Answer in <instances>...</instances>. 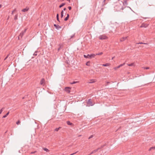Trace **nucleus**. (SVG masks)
<instances>
[{
  "instance_id": "0eeeda50",
  "label": "nucleus",
  "mask_w": 155,
  "mask_h": 155,
  "mask_svg": "<svg viewBox=\"0 0 155 155\" xmlns=\"http://www.w3.org/2000/svg\"><path fill=\"white\" fill-rule=\"evenodd\" d=\"M71 88V87H66L65 88V91L68 93H70V91L69 89Z\"/></svg>"
},
{
  "instance_id": "4d7b16f0",
  "label": "nucleus",
  "mask_w": 155,
  "mask_h": 155,
  "mask_svg": "<svg viewBox=\"0 0 155 155\" xmlns=\"http://www.w3.org/2000/svg\"><path fill=\"white\" fill-rule=\"evenodd\" d=\"M114 58V57H113L112 58V59H113Z\"/></svg>"
},
{
  "instance_id": "c03bdc74",
  "label": "nucleus",
  "mask_w": 155,
  "mask_h": 155,
  "mask_svg": "<svg viewBox=\"0 0 155 155\" xmlns=\"http://www.w3.org/2000/svg\"><path fill=\"white\" fill-rule=\"evenodd\" d=\"M109 83H110V82H108V81L107 82V84L105 85V86H106L107 85H108V84H109Z\"/></svg>"
},
{
  "instance_id": "6ab92c4d",
  "label": "nucleus",
  "mask_w": 155,
  "mask_h": 155,
  "mask_svg": "<svg viewBox=\"0 0 155 155\" xmlns=\"http://www.w3.org/2000/svg\"><path fill=\"white\" fill-rule=\"evenodd\" d=\"M65 3H62L59 5V7L60 8H61L64 6L65 5Z\"/></svg>"
},
{
  "instance_id": "2f4dec72",
  "label": "nucleus",
  "mask_w": 155,
  "mask_h": 155,
  "mask_svg": "<svg viewBox=\"0 0 155 155\" xmlns=\"http://www.w3.org/2000/svg\"><path fill=\"white\" fill-rule=\"evenodd\" d=\"M9 54H8L7 56L6 57H5V58L4 59V60H6L7 58L9 56Z\"/></svg>"
},
{
  "instance_id": "39448f33",
  "label": "nucleus",
  "mask_w": 155,
  "mask_h": 155,
  "mask_svg": "<svg viewBox=\"0 0 155 155\" xmlns=\"http://www.w3.org/2000/svg\"><path fill=\"white\" fill-rule=\"evenodd\" d=\"M40 84L43 86H44V85L45 84V80L44 78H42L41 79L40 81Z\"/></svg>"
},
{
  "instance_id": "1a4fd4ad",
  "label": "nucleus",
  "mask_w": 155,
  "mask_h": 155,
  "mask_svg": "<svg viewBox=\"0 0 155 155\" xmlns=\"http://www.w3.org/2000/svg\"><path fill=\"white\" fill-rule=\"evenodd\" d=\"M99 150V149H96L94 150H93L91 152V153L89 154H90V155H91V154L95 153L96 152L98 151V150Z\"/></svg>"
},
{
  "instance_id": "f257e3e1",
  "label": "nucleus",
  "mask_w": 155,
  "mask_h": 155,
  "mask_svg": "<svg viewBox=\"0 0 155 155\" xmlns=\"http://www.w3.org/2000/svg\"><path fill=\"white\" fill-rule=\"evenodd\" d=\"M114 10L117 11H120L121 10H123L124 8L123 6L121 4L118 3L114 7Z\"/></svg>"
},
{
  "instance_id": "ddd939ff",
  "label": "nucleus",
  "mask_w": 155,
  "mask_h": 155,
  "mask_svg": "<svg viewBox=\"0 0 155 155\" xmlns=\"http://www.w3.org/2000/svg\"><path fill=\"white\" fill-rule=\"evenodd\" d=\"M69 17V14H67V16L64 18V20L65 21H67Z\"/></svg>"
},
{
  "instance_id": "37998d69",
  "label": "nucleus",
  "mask_w": 155,
  "mask_h": 155,
  "mask_svg": "<svg viewBox=\"0 0 155 155\" xmlns=\"http://www.w3.org/2000/svg\"><path fill=\"white\" fill-rule=\"evenodd\" d=\"M68 8L69 10H71V6H69Z\"/></svg>"
},
{
  "instance_id": "6e6d98bb",
  "label": "nucleus",
  "mask_w": 155,
  "mask_h": 155,
  "mask_svg": "<svg viewBox=\"0 0 155 155\" xmlns=\"http://www.w3.org/2000/svg\"><path fill=\"white\" fill-rule=\"evenodd\" d=\"M120 128H121V127H120L119 128H118L117 130H119V129H120Z\"/></svg>"
},
{
  "instance_id": "c756f323",
  "label": "nucleus",
  "mask_w": 155,
  "mask_h": 155,
  "mask_svg": "<svg viewBox=\"0 0 155 155\" xmlns=\"http://www.w3.org/2000/svg\"><path fill=\"white\" fill-rule=\"evenodd\" d=\"M120 68V67L119 66V65L118 66L116 67H115L114 68V69L116 70L118 68Z\"/></svg>"
},
{
  "instance_id": "603ef678",
  "label": "nucleus",
  "mask_w": 155,
  "mask_h": 155,
  "mask_svg": "<svg viewBox=\"0 0 155 155\" xmlns=\"http://www.w3.org/2000/svg\"><path fill=\"white\" fill-rule=\"evenodd\" d=\"M66 8H64L63 9V10L64 11H65L66 10Z\"/></svg>"
},
{
  "instance_id": "79ce46f5",
  "label": "nucleus",
  "mask_w": 155,
  "mask_h": 155,
  "mask_svg": "<svg viewBox=\"0 0 155 155\" xmlns=\"http://www.w3.org/2000/svg\"><path fill=\"white\" fill-rule=\"evenodd\" d=\"M142 43H143V42H138V43H136V44L138 45V44H142Z\"/></svg>"
},
{
  "instance_id": "423d86ee",
  "label": "nucleus",
  "mask_w": 155,
  "mask_h": 155,
  "mask_svg": "<svg viewBox=\"0 0 155 155\" xmlns=\"http://www.w3.org/2000/svg\"><path fill=\"white\" fill-rule=\"evenodd\" d=\"M149 24H147V23H143L140 26V28H147L148 27V26Z\"/></svg>"
},
{
  "instance_id": "dca6fc26",
  "label": "nucleus",
  "mask_w": 155,
  "mask_h": 155,
  "mask_svg": "<svg viewBox=\"0 0 155 155\" xmlns=\"http://www.w3.org/2000/svg\"><path fill=\"white\" fill-rule=\"evenodd\" d=\"M9 112L8 111V112L7 114L3 116L2 117V118H5L6 117H7V116L9 114Z\"/></svg>"
},
{
  "instance_id": "4468645a",
  "label": "nucleus",
  "mask_w": 155,
  "mask_h": 155,
  "mask_svg": "<svg viewBox=\"0 0 155 155\" xmlns=\"http://www.w3.org/2000/svg\"><path fill=\"white\" fill-rule=\"evenodd\" d=\"M95 82V81H94V80L92 79V80H90L88 82V83H94Z\"/></svg>"
},
{
  "instance_id": "5701e85b",
  "label": "nucleus",
  "mask_w": 155,
  "mask_h": 155,
  "mask_svg": "<svg viewBox=\"0 0 155 155\" xmlns=\"http://www.w3.org/2000/svg\"><path fill=\"white\" fill-rule=\"evenodd\" d=\"M155 147H151L149 149V150L150 151L151 150H155Z\"/></svg>"
},
{
  "instance_id": "a19ab883",
  "label": "nucleus",
  "mask_w": 155,
  "mask_h": 155,
  "mask_svg": "<svg viewBox=\"0 0 155 155\" xmlns=\"http://www.w3.org/2000/svg\"><path fill=\"white\" fill-rule=\"evenodd\" d=\"M61 48V46H60L59 47V48L58 49V51H59Z\"/></svg>"
},
{
  "instance_id": "bb28decb",
  "label": "nucleus",
  "mask_w": 155,
  "mask_h": 155,
  "mask_svg": "<svg viewBox=\"0 0 155 155\" xmlns=\"http://www.w3.org/2000/svg\"><path fill=\"white\" fill-rule=\"evenodd\" d=\"M4 107H3L0 110V114H1L2 113L3 110L4 109Z\"/></svg>"
},
{
  "instance_id": "4be33fe9",
  "label": "nucleus",
  "mask_w": 155,
  "mask_h": 155,
  "mask_svg": "<svg viewBox=\"0 0 155 155\" xmlns=\"http://www.w3.org/2000/svg\"><path fill=\"white\" fill-rule=\"evenodd\" d=\"M127 65L129 66H134V63H131L130 64H127Z\"/></svg>"
},
{
  "instance_id": "3c124183",
  "label": "nucleus",
  "mask_w": 155,
  "mask_h": 155,
  "mask_svg": "<svg viewBox=\"0 0 155 155\" xmlns=\"http://www.w3.org/2000/svg\"><path fill=\"white\" fill-rule=\"evenodd\" d=\"M34 54H33V55H34V56H36L37 55V54H36L35 53Z\"/></svg>"
},
{
  "instance_id": "412c9836",
  "label": "nucleus",
  "mask_w": 155,
  "mask_h": 155,
  "mask_svg": "<svg viewBox=\"0 0 155 155\" xmlns=\"http://www.w3.org/2000/svg\"><path fill=\"white\" fill-rule=\"evenodd\" d=\"M61 128V127H59L58 128H56L55 129L54 131H58Z\"/></svg>"
},
{
  "instance_id": "f3484780",
  "label": "nucleus",
  "mask_w": 155,
  "mask_h": 155,
  "mask_svg": "<svg viewBox=\"0 0 155 155\" xmlns=\"http://www.w3.org/2000/svg\"><path fill=\"white\" fill-rule=\"evenodd\" d=\"M106 0H104L102 3V6L103 7L105 5L106 3H105V1Z\"/></svg>"
},
{
  "instance_id": "13d9d810",
  "label": "nucleus",
  "mask_w": 155,
  "mask_h": 155,
  "mask_svg": "<svg viewBox=\"0 0 155 155\" xmlns=\"http://www.w3.org/2000/svg\"><path fill=\"white\" fill-rule=\"evenodd\" d=\"M9 18V17L8 16V18L7 20Z\"/></svg>"
},
{
  "instance_id": "8fccbe9b",
  "label": "nucleus",
  "mask_w": 155,
  "mask_h": 155,
  "mask_svg": "<svg viewBox=\"0 0 155 155\" xmlns=\"http://www.w3.org/2000/svg\"><path fill=\"white\" fill-rule=\"evenodd\" d=\"M148 44L147 43H143V42L142 43V44L147 45H148Z\"/></svg>"
},
{
  "instance_id": "cd10ccee",
  "label": "nucleus",
  "mask_w": 155,
  "mask_h": 155,
  "mask_svg": "<svg viewBox=\"0 0 155 155\" xmlns=\"http://www.w3.org/2000/svg\"><path fill=\"white\" fill-rule=\"evenodd\" d=\"M105 146V145H101L100 147L98 148L99 149V150L101 149L102 148Z\"/></svg>"
},
{
  "instance_id": "473e14b6",
  "label": "nucleus",
  "mask_w": 155,
  "mask_h": 155,
  "mask_svg": "<svg viewBox=\"0 0 155 155\" xmlns=\"http://www.w3.org/2000/svg\"><path fill=\"white\" fill-rule=\"evenodd\" d=\"M125 64V63H124L123 64H120L119 65V66H120V67H122V66H123Z\"/></svg>"
},
{
  "instance_id": "58836bf2",
  "label": "nucleus",
  "mask_w": 155,
  "mask_h": 155,
  "mask_svg": "<svg viewBox=\"0 0 155 155\" xmlns=\"http://www.w3.org/2000/svg\"><path fill=\"white\" fill-rule=\"evenodd\" d=\"M78 152V151L76 152L73 153H72V154H70V155H73L76 153Z\"/></svg>"
},
{
  "instance_id": "a878e982",
  "label": "nucleus",
  "mask_w": 155,
  "mask_h": 155,
  "mask_svg": "<svg viewBox=\"0 0 155 155\" xmlns=\"http://www.w3.org/2000/svg\"><path fill=\"white\" fill-rule=\"evenodd\" d=\"M17 19H18V15H16L15 16L14 20H16Z\"/></svg>"
},
{
  "instance_id": "a211bd4d",
  "label": "nucleus",
  "mask_w": 155,
  "mask_h": 155,
  "mask_svg": "<svg viewBox=\"0 0 155 155\" xmlns=\"http://www.w3.org/2000/svg\"><path fill=\"white\" fill-rule=\"evenodd\" d=\"M110 65V64L109 63H106L102 64V66H108Z\"/></svg>"
},
{
  "instance_id": "7ed1b4c3",
  "label": "nucleus",
  "mask_w": 155,
  "mask_h": 155,
  "mask_svg": "<svg viewBox=\"0 0 155 155\" xmlns=\"http://www.w3.org/2000/svg\"><path fill=\"white\" fill-rule=\"evenodd\" d=\"M88 106H93L94 103H93L91 99H89L86 102Z\"/></svg>"
},
{
  "instance_id": "864d4df0",
  "label": "nucleus",
  "mask_w": 155,
  "mask_h": 155,
  "mask_svg": "<svg viewBox=\"0 0 155 155\" xmlns=\"http://www.w3.org/2000/svg\"><path fill=\"white\" fill-rule=\"evenodd\" d=\"M2 7V5H0V8Z\"/></svg>"
},
{
  "instance_id": "f03ea898",
  "label": "nucleus",
  "mask_w": 155,
  "mask_h": 155,
  "mask_svg": "<svg viewBox=\"0 0 155 155\" xmlns=\"http://www.w3.org/2000/svg\"><path fill=\"white\" fill-rule=\"evenodd\" d=\"M27 29H25L24 31H22L21 32L20 34L19 35L18 37V39H20L24 35V34L26 32Z\"/></svg>"
},
{
  "instance_id": "ea45409f",
  "label": "nucleus",
  "mask_w": 155,
  "mask_h": 155,
  "mask_svg": "<svg viewBox=\"0 0 155 155\" xmlns=\"http://www.w3.org/2000/svg\"><path fill=\"white\" fill-rule=\"evenodd\" d=\"M37 151H34V152H32L31 153V154H34Z\"/></svg>"
},
{
  "instance_id": "49530a36",
  "label": "nucleus",
  "mask_w": 155,
  "mask_h": 155,
  "mask_svg": "<svg viewBox=\"0 0 155 155\" xmlns=\"http://www.w3.org/2000/svg\"><path fill=\"white\" fill-rule=\"evenodd\" d=\"M64 15L63 14H61V18H62L63 17Z\"/></svg>"
},
{
  "instance_id": "6e6552de",
  "label": "nucleus",
  "mask_w": 155,
  "mask_h": 155,
  "mask_svg": "<svg viewBox=\"0 0 155 155\" xmlns=\"http://www.w3.org/2000/svg\"><path fill=\"white\" fill-rule=\"evenodd\" d=\"M54 26L57 29H59L60 28H61V26H59L58 25H57L55 24H54Z\"/></svg>"
},
{
  "instance_id": "f8f14e48",
  "label": "nucleus",
  "mask_w": 155,
  "mask_h": 155,
  "mask_svg": "<svg viewBox=\"0 0 155 155\" xmlns=\"http://www.w3.org/2000/svg\"><path fill=\"white\" fill-rule=\"evenodd\" d=\"M96 55L94 54H92L91 55H89V58H94Z\"/></svg>"
},
{
  "instance_id": "a18cd8bd",
  "label": "nucleus",
  "mask_w": 155,
  "mask_h": 155,
  "mask_svg": "<svg viewBox=\"0 0 155 155\" xmlns=\"http://www.w3.org/2000/svg\"><path fill=\"white\" fill-rule=\"evenodd\" d=\"M61 14H64V11L63 10H62L61 13Z\"/></svg>"
},
{
  "instance_id": "de8ad7c7",
  "label": "nucleus",
  "mask_w": 155,
  "mask_h": 155,
  "mask_svg": "<svg viewBox=\"0 0 155 155\" xmlns=\"http://www.w3.org/2000/svg\"><path fill=\"white\" fill-rule=\"evenodd\" d=\"M56 18H59V14H57L56 15Z\"/></svg>"
},
{
  "instance_id": "4c0bfd02",
  "label": "nucleus",
  "mask_w": 155,
  "mask_h": 155,
  "mask_svg": "<svg viewBox=\"0 0 155 155\" xmlns=\"http://www.w3.org/2000/svg\"><path fill=\"white\" fill-rule=\"evenodd\" d=\"M77 82H76V81H73V82L71 83V84H75V83H76Z\"/></svg>"
},
{
  "instance_id": "aec40b11",
  "label": "nucleus",
  "mask_w": 155,
  "mask_h": 155,
  "mask_svg": "<svg viewBox=\"0 0 155 155\" xmlns=\"http://www.w3.org/2000/svg\"><path fill=\"white\" fill-rule=\"evenodd\" d=\"M42 149L43 150L47 152H48L49 151V150L47 148L43 147L42 148Z\"/></svg>"
},
{
  "instance_id": "b1692460",
  "label": "nucleus",
  "mask_w": 155,
  "mask_h": 155,
  "mask_svg": "<svg viewBox=\"0 0 155 155\" xmlns=\"http://www.w3.org/2000/svg\"><path fill=\"white\" fill-rule=\"evenodd\" d=\"M90 61H88L87 62V63H86V65L87 66H90Z\"/></svg>"
},
{
  "instance_id": "c85d7f7f",
  "label": "nucleus",
  "mask_w": 155,
  "mask_h": 155,
  "mask_svg": "<svg viewBox=\"0 0 155 155\" xmlns=\"http://www.w3.org/2000/svg\"><path fill=\"white\" fill-rule=\"evenodd\" d=\"M103 54V52H101L99 53H98L96 54L95 55H101L102 54Z\"/></svg>"
},
{
  "instance_id": "f704fd0d",
  "label": "nucleus",
  "mask_w": 155,
  "mask_h": 155,
  "mask_svg": "<svg viewBox=\"0 0 155 155\" xmlns=\"http://www.w3.org/2000/svg\"><path fill=\"white\" fill-rule=\"evenodd\" d=\"M16 11V9H14V10L12 11V14L13 15V12H14Z\"/></svg>"
},
{
  "instance_id": "20e7f679",
  "label": "nucleus",
  "mask_w": 155,
  "mask_h": 155,
  "mask_svg": "<svg viewBox=\"0 0 155 155\" xmlns=\"http://www.w3.org/2000/svg\"><path fill=\"white\" fill-rule=\"evenodd\" d=\"M99 39L100 40H105L108 38V37L105 35H101L99 37Z\"/></svg>"
},
{
  "instance_id": "393cba45",
  "label": "nucleus",
  "mask_w": 155,
  "mask_h": 155,
  "mask_svg": "<svg viewBox=\"0 0 155 155\" xmlns=\"http://www.w3.org/2000/svg\"><path fill=\"white\" fill-rule=\"evenodd\" d=\"M84 57L85 58H89V54H88L87 55H84Z\"/></svg>"
},
{
  "instance_id": "c9c22d12",
  "label": "nucleus",
  "mask_w": 155,
  "mask_h": 155,
  "mask_svg": "<svg viewBox=\"0 0 155 155\" xmlns=\"http://www.w3.org/2000/svg\"><path fill=\"white\" fill-rule=\"evenodd\" d=\"M75 36V34L71 36V38H73Z\"/></svg>"
},
{
  "instance_id": "5fc2aeb1",
  "label": "nucleus",
  "mask_w": 155,
  "mask_h": 155,
  "mask_svg": "<svg viewBox=\"0 0 155 155\" xmlns=\"http://www.w3.org/2000/svg\"><path fill=\"white\" fill-rule=\"evenodd\" d=\"M67 0L69 2H70V0Z\"/></svg>"
},
{
  "instance_id": "9b49d317",
  "label": "nucleus",
  "mask_w": 155,
  "mask_h": 155,
  "mask_svg": "<svg viewBox=\"0 0 155 155\" xmlns=\"http://www.w3.org/2000/svg\"><path fill=\"white\" fill-rule=\"evenodd\" d=\"M29 8L28 7H26V8L23 9L21 10V11L24 12H25L28 11Z\"/></svg>"
},
{
  "instance_id": "09e8293b",
  "label": "nucleus",
  "mask_w": 155,
  "mask_h": 155,
  "mask_svg": "<svg viewBox=\"0 0 155 155\" xmlns=\"http://www.w3.org/2000/svg\"><path fill=\"white\" fill-rule=\"evenodd\" d=\"M57 20L59 22H60V21L59 20V18H57Z\"/></svg>"
},
{
  "instance_id": "9d476101",
  "label": "nucleus",
  "mask_w": 155,
  "mask_h": 155,
  "mask_svg": "<svg viewBox=\"0 0 155 155\" xmlns=\"http://www.w3.org/2000/svg\"><path fill=\"white\" fill-rule=\"evenodd\" d=\"M127 37H122L120 39V41L121 42L123 41H124L126 39H127Z\"/></svg>"
},
{
  "instance_id": "e433bc0d",
  "label": "nucleus",
  "mask_w": 155,
  "mask_h": 155,
  "mask_svg": "<svg viewBox=\"0 0 155 155\" xmlns=\"http://www.w3.org/2000/svg\"><path fill=\"white\" fill-rule=\"evenodd\" d=\"M93 135H91L90 136V137H89L88 138V139H91V138H92V137H93Z\"/></svg>"
},
{
  "instance_id": "2eb2a0df",
  "label": "nucleus",
  "mask_w": 155,
  "mask_h": 155,
  "mask_svg": "<svg viewBox=\"0 0 155 155\" xmlns=\"http://www.w3.org/2000/svg\"><path fill=\"white\" fill-rule=\"evenodd\" d=\"M67 124L69 125L72 126L73 124L72 123H71L70 121H68L67 122Z\"/></svg>"
},
{
  "instance_id": "72a5a7b5",
  "label": "nucleus",
  "mask_w": 155,
  "mask_h": 155,
  "mask_svg": "<svg viewBox=\"0 0 155 155\" xmlns=\"http://www.w3.org/2000/svg\"><path fill=\"white\" fill-rule=\"evenodd\" d=\"M144 69H149L150 68L149 67H143V68Z\"/></svg>"
},
{
  "instance_id": "7c9ffc66",
  "label": "nucleus",
  "mask_w": 155,
  "mask_h": 155,
  "mask_svg": "<svg viewBox=\"0 0 155 155\" xmlns=\"http://www.w3.org/2000/svg\"><path fill=\"white\" fill-rule=\"evenodd\" d=\"M20 123V121L19 120H18L16 123L17 125H18Z\"/></svg>"
}]
</instances>
